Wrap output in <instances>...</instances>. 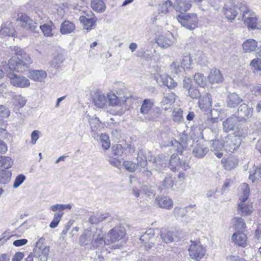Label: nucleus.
<instances>
[{
  "mask_svg": "<svg viewBox=\"0 0 261 261\" xmlns=\"http://www.w3.org/2000/svg\"><path fill=\"white\" fill-rule=\"evenodd\" d=\"M44 240L43 237L39 239L36 243V248L34 250V256L39 258V261H47L48 259L49 247L47 246H42Z\"/></svg>",
  "mask_w": 261,
  "mask_h": 261,
  "instance_id": "obj_6",
  "label": "nucleus"
},
{
  "mask_svg": "<svg viewBox=\"0 0 261 261\" xmlns=\"http://www.w3.org/2000/svg\"><path fill=\"white\" fill-rule=\"evenodd\" d=\"M242 101V99L237 93L234 92L229 95V108H234L238 106Z\"/></svg>",
  "mask_w": 261,
  "mask_h": 261,
  "instance_id": "obj_43",
  "label": "nucleus"
},
{
  "mask_svg": "<svg viewBox=\"0 0 261 261\" xmlns=\"http://www.w3.org/2000/svg\"><path fill=\"white\" fill-rule=\"evenodd\" d=\"M106 241V237L105 239H103V233L100 231H97L95 233H94L93 231H92L91 241L92 245L89 247V248L91 249H94L100 246H102L104 244L107 245V244L105 242Z\"/></svg>",
  "mask_w": 261,
  "mask_h": 261,
  "instance_id": "obj_12",
  "label": "nucleus"
},
{
  "mask_svg": "<svg viewBox=\"0 0 261 261\" xmlns=\"http://www.w3.org/2000/svg\"><path fill=\"white\" fill-rule=\"evenodd\" d=\"M25 179V176L23 174L18 175L15 179L13 188H17L21 185Z\"/></svg>",
  "mask_w": 261,
  "mask_h": 261,
  "instance_id": "obj_58",
  "label": "nucleus"
},
{
  "mask_svg": "<svg viewBox=\"0 0 261 261\" xmlns=\"http://www.w3.org/2000/svg\"><path fill=\"white\" fill-rule=\"evenodd\" d=\"M13 164V161L10 157L0 155V167L9 169L12 166Z\"/></svg>",
  "mask_w": 261,
  "mask_h": 261,
  "instance_id": "obj_40",
  "label": "nucleus"
},
{
  "mask_svg": "<svg viewBox=\"0 0 261 261\" xmlns=\"http://www.w3.org/2000/svg\"><path fill=\"white\" fill-rule=\"evenodd\" d=\"M192 60L190 55L184 56L181 62V66L184 69H190L192 65Z\"/></svg>",
  "mask_w": 261,
  "mask_h": 261,
  "instance_id": "obj_47",
  "label": "nucleus"
},
{
  "mask_svg": "<svg viewBox=\"0 0 261 261\" xmlns=\"http://www.w3.org/2000/svg\"><path fill=\"white\" fill-rule=\"evenodd\" d=\"M174 184L171 176H167L161 182L160 188L161 190H168L171 189Z\"/></svg>",
  "mask_w": 261,
  "mask_h": 261,
  "instance_id": "obj_34",
  "label": "nucleus"
},
{
  "mask_svg": "<svg viewBox=\"0 0 261 261\" xmlns=\"http://www.w3.org/2000/svg\"><path fill=\"white\" fill-rule=\"evenodd\" d=\"M157 204L161 208L170 209L173 206V201L165 196L159 197L156 198Z\"/></svg>",
  "mask_w": 261,
  "mask_h": 261,
  "instance_id": "obj_24",
  "label": "nucleus"
},
{
  "mask_svg": "<svg viewBox=\"0 0 261 261\" xmlns=\"http://www.w3.org/2000/svg\"><path fill=\"white\" fill-rule=\"evenodd\" d=\"M117 95L122 105L132 97L130 93L126 89H121L117 92Z\"/></svg>",
  "mask_w": 261,
  "mask_h": 261,
  "instance_id": "obj_38",
  "label": "nucleus"
},
{
  "mask_svg": "<svg viewBox=\"0 0 261 261\" xmlns=\"http://www.w3.org/2000/svg\"><path fill=\"white\" fill-rule=\"evenodd\" d=\"M64 213H56L54 215L53 221L49 224V227L51 228H55L57 227Z\"/></svg>",
  "mask_w": 261,
  "mask_h": 261,
  "instance_id": "obj_51",
  "label": "nucleus"
},
{
  "mask_svg": "<svg viewBox=\"0 0 261 261\" xmlns=\"http://www.w3.org/2000/svg\"><path fill=\"white\" fill-rule=\"evenodd\" d=\"M182 86L188 92V95L192 99H198L200 97L201 93L197 86L194 85L192 79L185 76L182 81Z\"/></svg>",
  "mask_w": 261,
  "mask_h": 261,
  "instance_id": "obj_4",
  "label": "nucleus"
},
{
  "mask_svg": "<svg viewBox=\"0 0 261 261\" xmlns=\"http://www.w3.org/2000/svg\"><path fill=\"white\" fill-rule=\"evenodd\" d=\"M40 29L44 34L45 36H53V29L52 27L47 24H44L43 25L40 26Z\"/></svg>",
  "mask_w": 261,
  "mask_h": 261,
  "instance_id": "obj_57",
  "label": "nucleus"
},
{
  "mask_svg": "<svg viewBox=\"0 0 261 261\" xmlns=\"http://www.w3.org/2000/svg\"><path fill=\"white\" fill-rule=\"evenodd\" d=\"M172 2L170 0H168L160 5L159 13L166 14L168 13L170 9L172 8Z\"/></svg>",
  "mask_w": 261,
  "mask_h": 261,
  "instance_id": "obj_44",
  "label": "nucleus"
},
{
  "mask_svg": "<svg viewBox=\"0 0 261 261\" xmlns=\"http://www.w3.org/2000/svg\"><path fill=\"white\" fill-rule=\"evenodd\" d=\"M162 79L163 84L168 88L172 89L177 86V83L171 77L166 76Z\"/></svg>",
  "mask_w": 261,
  "mask_h": 261,
  "instance_id": "obj_52",
  "label": "nucleus"
},
{
  "mask_svg": "<svg viewBox=\"0 0 261 261\" xmlns=\"http://www.w3.org/2000/svg\"><path fill=\"white\" fill-rule=\"evenodd\" d=\"M109 161L111 165L117 168H119L121 166L120 160L116 158H111Z\"/></svg>",
  "mask_w": 261,
  "mask_h": 261,
  "instance_id": "obj_62",
  "label": "nucleus"
},
{
  "mask_svg": "<svg viewBox=\"0 0 261 261\" xmlns=\"http://www.w3.org/2000/svg\"><path fill=\"white\" fill-rule=\"evenodd\" d=\"M142 191L143 194H144L148 197L154 195L152 190L151 189V187L148 186H143L142 188Z\"/></svg>",
  "mask_w": 261,
  "mask_h": 261,
  "instance_id": "obj_60",
  "label": "nucleus"
},
{
  "mask_svg": "<svg viewBox=\"0 0 261 261\" xmlns=\"http://www.w3.org/2000/svg\"><path fill=\"white\" fill-rule=\"evenodd\" d=\"M92 101L94 105L98 108H102L107 101V97L100 91H97L92 95Z\"/></svg>",
  "mask_w": 261,
  "mask_h": 261,
  "instance_id": "obj_14",
  "label": "nucleus"
},
{
  "mask_svg": "<svg viewBox=\"0 0 261 261\" xmlns=\"http://www.w3.org/2000/svg\"><path fill=\"white\" fill-rule=\"evenodd\" d=\"M168 157L164 154H161L155 158L153 162L154 168L159 172H163L168 166Z\"/></svg>",
  "mask_w": 261,
  "mask_h": 261,
  "instance_id": "obj_11",
  "label": "nucleus"
},
{
  "mask_svg": "<svg viewBox=\"0 0 261 261\" xmlns=\"http://www.w3.org/2000/svg\"><path fill=\"white\" fill-rule=\"evenodd\" d=\"M253 112V109L249 107L246 104L243 103L238 109V116L244 118L245 117L250 118L251 117Z\"/></svg>",
  "mask_w": 261,
  "mask_h": 261,
  "instance_id": "obj_25",
  "label": "nucleus"
},
{
  "mask_svg": "<svg viewBox=\"0 0 261 261\" xmlns=\"http://www.w3.org/2000/svg\"><path fill=\"white\" fill-rule=\"evenodd\" d=\"M168 162V167L173 172L178 170L180 168L181 161L176 154H172Z\"/></svg>",
  "mask_w": 261,
  "mask_h": 261,
  "instance_id": "obj_28",
  "label": "nucleus"
},
{
  "mask_svg": "<svg viewBox=\"0 0 261 261\" xmlns=\"http://www.w3.org/2000/svg\"><path fill=\"white\" fill-rule=\"evenodd\" d=\"M241 189L243 190V195L241 196L240 200L245 201L247 200L250 193V189L248 185L246 183H243L241 185Z\"/></svg>",
  "mask_w": 261,
  "mask_h": 261,
  "instance_id": "obj_54",
  "label": "nucleus"
},
{
  "mask_svg": "<svg viewBox=\"0 0 261 261\" xmlns=\"http://www.w3.org/2000/svg\"><path fill=\"white\" fill-rule=\"evenodd\" d=\"M39 131L35 130L31 134V143L34 145L35 144L36 141L39 138Z\"/></svg>",
  "mask_w": 261,
  "mask_h": 261,
  "instance_id": "obj_63",
  "label": "nucleus"
},
{
  "mask_svg": "<svg viewBox=\"0 0 261 261\" xmlns=\"http://www.w3.org/2000/svg\"><path fill=\"white\" fill-rule=\"evenodd\" d=\"M12 176L10 171L0 169V185H6L10 182Z\"/></svg>",
  "mask_w": 261,
  "mask_h": 261,
  "instance_id": "obj_37",
  "label": "nucleus"
},
{
  "mask_svg": "<svg viewBox=\"0 0 261 261\" xmlns=\"http://www.w3.org/2000/svg\"><path fill=\"white\" fill-rule=\"evenodd\" d=\"M137 164L139 165L140 170L145 169L147 166L146 151L143 149H140L137 153Z\"/></svg>",
  "mask_w": 261,
  "mask_h": 261,
  "instance_id": "obj_21",
  "label": "nucleus"
},
{
  "mask_svg": "<svg viewBox=\"0 0 261 261\" xmlns=\"http://www.w3.org/2000/svg\"><path fill=\"white\" fill-rule=\"evenodd\" d=\"M208 151V148L204 144L198 143L194 147L192 153L195 157L202 159L205 156Z\"/></svg>",
  "mask_w": 261,
  "mask_h": 261,
  "instance_id": "obj_17",
  "label": "nucleus"
},
{
  "mask_svg": "<svg viewBox=\"0 0 261 261\" xmlns=\"http://www.w3.org/2000/svg\"><path fill=\"white\" fill-rule=\"evenodd\" d=\"M47 73L46 71L40 70H34L30 72L29 77L30 79L35 81L41 82L46 77Z\"/></svg>",
  "mask_w": 261,
  "mask_h": 261,
  "instance_id": "obj_22",
  "label": "nucleus"
},
{
  "mask_svg": "<svg viewBox=\"0 0 261 261\" xmlns=\"http://www.w3.org/2000/svg\"><path fill=\"white\" fill-rule=\"evenodd\" d=\"M13 50L17 57H13L9 61L10 69L19 72L28 70L33 63L30 56L19 47H14Z\"/></svg>",
  "mask_w": 261,
  "mask_h": 261,
  "instance_id": "obj_2",
  "label": "nucleus"
},
{
  "mask_svg": "<svg viewBox=\"0 0 261 261\" xmlns=\"http://www.w3.org/2000/svg\"><path fill=\"white\" fill-rule=\"evenodd\" d=\"M153 106V101L150 99H145L143 100L140 112L143 115L148 114Z\"/></svg>",
  "mask_w": 261,
  "mask_h": 261,
  "instance_id": "obj_35",
  "label": "nucleus"
},
{
  "mask_svg": "<svg viewBox=\"0 0 261 261\" xmlns=\"http://www.w3.org/2000/svg\"><path fill=\"white\" fill-rule=\"evenodd\" d=\"M112 150L113 154L117 158L122 156L124 151V150L121 144H116L113 146Z\"/></svg>",
  "mask_w": 261,
  "mask_h": 261,
  "instance_id": "obj_50",
  "label": "nucleus"
},
{
  "mask_svg": "<svg viewBox=\"0 0 261 261\" xmlns=\"http://www.w3.org/2000/svg\"><path fill=\"white\" fill-rule=\"evenodd\" d=\"M189 252L190 257L197 261L200 260L205 254V249L202 247L199 242L191 241Z\"/></svg>",
  "mask_w": 261,
  "mask_h": 261,
  "instance_id": "obj_8",
  "label": "nucleus"
},
{
  "mask_svg": "<svg viewBox=\"0 0 261 261\" xmlns=\"http://www.w3.org/2000/svg\"><path fill=\"white\" fill-rule=\"evenodd\" d=\"M161 237L164 242L168 243L174 240L175 234L173 231L162 229L161 231Z\"/></svg>",
  "mask_w": 261,
  "mask_h": 261,
  "instance_id": "obj_32",
  "label": "nucleus"
},
{
  "mask_svg": "<svg viewBox=\"0 0 261 261\" xmlns=\"http://www.w3.org/2000/svg\"><path fill=\"white\" fill-rule=\"evenodd\" d=\"M107 99H108L109 102L110 106H122V104L117 94L115 93H109L107 95Z\"/></svg>",
  "mask_w": 261,
  "mask_h": 261,
  "instance_id": "obj_41",
  "label": "nucleus"
},
{
  "mask_svg": "<svg viewBox=\"0 0 261 261\" xmlns=\"http://www.w3.org/2000/svg\"><path fill=\"white\" fill-rule=\"evenodd\" d=\"M153 230L149 229L141 236L140 238H139L140 242H139L138 243H144L145 249H149L151 248L153 245V243H152L151 241H150L153 238Z\"/></svg>",
  "mask_w": 261,
  "mask_h": 261,
  "instance_id": "obj_10",
  "label": "nucleus"
},
{
  "mask_svg": "<svg viewBox=\"0 0 261 261\" xmlns=\"http://www.w3.org/2000/svg\"><path fill=\"white\" fill-rule=\"evenodd\" d=\"M257 41L253 39L246 40L242 44L243 50L246 53H251L255 50L257 47Z\"/></svg>",
  "mask_w": 261,
  "mask_h": 261,
  "instance_id": "obj_26",
  "label": "nucleus"
},
{
  "mask_svg": "<svg viewBox=\"0 0 261 261\" xmlns=\"http://www.w3.org/2000/svg\"><path fill=\"white\" fill-rule=\"evenodd\" d=\"M250 66L254 72H261V59L259 58L253 59L250 62Z\"/></svg>",
  "mask_w": 261,
  "mask_h": 261,
  "instance_id": "obj_49",
  "label": "nucleus"
},
{
  "mask_svg": "<svg viewBox=\"0 0 261 261\" xmlns=\"http://www.w3.org/2000/svg\"><path fill=\"white\" fill-rule=\"evenodd\" d=\"M91 5L92 9L96 12L102 13L106 10V5L102 0H93Z\"/></svg>",
  "mask_w": 261,
  "mask_h": 261,
  "instance_id": "obj_36",
  "label": "nucleus"
},
{
  "mask_svg": "<svg viewBox=\"0 0 261 261\" xmlns=\"http://www.w3.org/2000/svg\"><path fill=\"white\" fill-rule=\"evenodd\" d=\"M191 7L190 0H176L174 8L181 14L188 11Z\"/></svg>",
  "mask_w": 261,
  "mask_h": 261,
  "instance_id": "obj_16",
  "label": "nucleus"
},
{
  "mask_svg": "<svg viewBox=\"0 0 261 261\" xmlns=\"http://www.w3.org/2000/svg\"><path fill=\"white\" fill-rule=\"evenodd\" d=\"M232 228L237 231H242L246 227V223L241 217H235L231 220Z\"/></svg>",
  "mask_w": 261,
  "mask_h": 261,
  "instance_id": "obj_33",
  "label": "nucleus"
},
{
  "mask_svg": "<svg viewBox=\"0 0 261 261\" xmlns=\"http://www.w3.org/2000/svg\"><path fill=\"white\" fill-rule=\"evenodd\" d=\"M231 240L232 243L238 246L245 247L247 245V237L242 231L234 232L231 237Z\"/></svg>",
  "mask_w": 261,
  "mask_h": 261,
  "instance_id": "obj_13",
  "label": "nucleus"
},
{
  "mask_svg": "<svg viewBox=\"0 0 261 261\" xmlns=\"http://www.w3.org/2000/svg\"><path fill=\"white\" fill-rule=\"evenodd\" d=\"M75 29V24L69 20L63 21L60 26V32L63 35L70 34L73 32Z\"/></svg>",
  "mask_w": 261,
  "mask_h": 261,
  "instance_id": "obj_23",
  "label": "nucleus"
},
{
  "mask_svg": "<svg viewBox=\"0 0 261 261\" xmlns=\"http://www.w3.org/2000/svg\"><path fill=\"white\" fill-rule=\"evenodd\" d=\"M88 121L91 129L93 132H96L99 130L100 127V122L99 119L97 117L90 118V116L88 115Z\"/></svg>",
  "mask_w": 261,
  "mask_h": 261,
  "instance_id": "obj_42",
  "label": "nucleus"
},
{
  "mask_svg": "<svg viewBox=\"0 0 261 261\" xmlns=\"http://www.w3.org/2000/svg\"><path fill=\"white\" fill-rule=\"evenodd\" d=\"M10 114V112L8 108L4 106H0V117L4 118H8Z\"/></svg>",
  "mask_w": 261,
  "mask_h": 261,
  "instance_id": "obj_59",
  "label": "nucleus"
},
{
  "mask_svg": "<svg viewBox=\"0 0 261 261\" xmlns=\"http://www.w3.org/2000/svg\"><path fill=\"white\" fill-rule=\"evenodd\" d=\"M100 142L103 149H108L110 146L109 137L106 134H101L100 135Z\"/></svg>",
  "mask_w": 261,
  "mask_h": 261,
  "instance_id": "obj_55",
  "label": "nucleus"
},
{
  "mask_svg": "<svg viewBox=\"0 0 261 261\" xmlns=\"http://www.w3.org/2000/svg\"><path fill=\"white\" fill-rule=\"evenodd\" d=\"M188 213V210L185 207H175L173 211V214L177 218H183Z\"/></svg>",
  "mask_w": 261,
  "mask_h": 261,
  "instance_id": "obj_48",
  "label": "nucleus"
},
{
  "mask_svg": "<svg viewBox=\"0 0 261 261\" xmlns=\"http://www.w3.org/2000/svg\"><path fill=\"white\" fill-rule=\"evenodd\" d=\"M16 21L22 28L31 32L37 31L36 23L25 13H19Z\"/></svg>",
  "mask_w": 261,
  "mask_h": 261,
  "instance_id": "obj_5",
  "label": "nucleus"
},
{
  "mask_svg": "<svg viewBox=\"0 0 261 261\" xmlns=\"http://www.w3.org/2000/svg\"><path fill=\"white\" fill-rule=\"evenodd\" d=\"M123 165L126 170L130 172H135L139 168V165L137 163L130 161H124Z\"/></svg>",
  "mask_w": 261,
  "mask_h": 261,
  "instance_id": "obj_53",
  "label": "nucleus"
},
{
  "mask_svg": "<svg viewBox=\"0 0 261 261\" xmlns=\"http://www.w3.org/2000/svg\"><path fill=\"white\" fill-rule=\"evenodd\" d=\"M79 20L84 24V29L89 31L95 28L97 18L95 16L87 18L85 16H81Z\"/></svg>",
  "mask_w": 261,
  "mask_h": 261,
  "instance_id": "obj_20",
  "label": "nucleus"
},
{
  "mask_svg": "<svg viewBox=\"0 0 261 261\" xmlns=\"http://www.w3.org/2000/svg\"><path fill=\"white\" fill-rule=\"evenodd\" d=\"M176 19L181 25L189 30H192L197 27L198 17L195 13L180 14Z\"/></svg>",
  "mask_w": 261,
  "mask_h": 261,
  "instance_id": "obj_3",
  "label": "nucleus"
},
{
  "mask_svg": "<svg viewBox=\"0 0 261 261\" xmlns=\"http://www.w3.org/2000/svg\"><path fill=\"white\" fill-rule=\"evenodd\" d=\"M199 98L198 103L201 109L206 110L212 106V99L210 95L208 93Z\"/></svg>",
  "mask_w": 261,
  "mask_h": 261,
  "instance_id": "obj_31",
  "label": "nucleus"
},
{
  "mask_svg": "<svg viewBox=\"0 0 261 261\" xmlns=\"http://www.w3.org/2000/svg\"><path fill=\"white\" fill-rule=\"evenodd\" d=\"M221 146V144L218 141H213L212 146L211 150L215 151V154L219 158H221L223 155V152L219 151L217 149L218 147Z\"/></svg>",
  "mask_w": 261,
  "mask_h": 261,
  "instance_id": "obj_56",
  "label": "nucleus"
},
{
  "mask_svg": "<svg viewBox=\"0 0 261 261\" xmlns=\"http://www.w3.org/2000/svg\"><path fill=\"white\" fill-rule=\"evenodd\" d=\"M126 234V230L123 226H117L111 229L106 236L107 245L122 239Z\"/></svg>",
  "mask_w": 261,
  "mask_h": 261,
  "instance_id": "obj_7",
  "label": "nucleus"
},
{
  "mask_svg": "<svg viewBox=\"0 0 261 261\" xmlns=\"http://www.w3.org/2000/svg\"><path fill=\"white\" fill-rule=\"evenodd\" d=\"M208 79L211 83H218L222 81V75L219 70L212 69L208 76Z\"/></svg>",
  "mask_w": 261,
  "mask_h": 261,
  "instance_id": "obj_27",
  "label": "nucleus"
},
{
  "mask_svg": "<svg viewBox=\"0 0 261 261\" xmlns=\"http://www.w3.org/2000/svg\"><path fill=\"white\" fill-rule=\"evenodd\" d=\"M8 77L13 86L23 88L28 87L30 85L29 80L22 75L10 72L8 74Z\"/></svg>",
  "mask_w": 261,
  "mask_h": 261,
  "instance_id": "obj_9",
  "label": "nucleus"
},
{
  "mask_svg": "<svg viewBox=\"0 0 261 261\" xmlns=\"http://www.w3.org/2000/svg\"><path fill=\"white\" fill-rule=\"evenodd\" d=\"M170 69L172 72L178 74L180 71L178 64L176 62H173L170 65Z\"/></svg>",
  "mask_w": 261,
  "mask_h": 261,
  "instance_id": "obj_64",
  "label": "nucleus"
},
{
  "mask_svg": "<svg viewBox=\"0 0 261 261\" xmlns=\"http://www.w3.org/2000/svg\"><path fill=\"white\" fill-rule=\"evenodd\" d=\"M173 145L174 147V150L179 154H181L183 150V145L179 142L175 141L174 143H173Z\"/></svg>",
  "mask_w": 261,
  "mask_h": 261,
  "instance_id": "obj_61",
  "label": "nucleus"
},
{
  "mask_svg": "<svg viewBox=\"0 0 261 261\" xmlns=\"http://www.w3.org/2000/svg\"><path fill=\"white\" fill-rule=\"evenodd\" d=\"M242 13V20L249 29H259L257 26L258 18L255 13L250 9L246 5L243 3H240L236 0H233L229 2V20H233L238 15L239 12Z\"/></svg>",
  "mask_w": 261,
  "mask_h": 261,
  "instance_id": "obj_1",
  "label": "nucleus"
},
{
  "mask_svg": "<svg viewBox=\"0 0 261 261\" xmlns=\"http://www.w3.org/2000/svg\"><path fill=\"white\" fill-rule=\"evenodd\" d=\"M237 210L238 213L242 216L250 215L252 212V206L242 200L238 204Z\"/></svg>",
  "mask_w": 261,
  "mask_h": 261,
  "instance_id": "obj_29",
  "label": "nucleus"
},
{
  "mask_svg": "<svg viewBox=\"0 0 261 261\" xmlns=\"http://www.w3.org/2000/svg\"><path fill=\"white\" fill-rule=\"evenodd\" d=\"M92 231L87 228L85 230L84 232L80 238V243L81 245L86 246L89 248V247L92 245Z\"/></svg>",
  "mask_w": 261,
  "mask_h": 261,
  "instance_id": "obj_18",
  "label": "nucleus"
},
{
  "mask_svg": "<svg viewBox=\"0 0 261 261\" xmlns=\"http://www.w3.org/2000/svg\"><path fill=\"white\" fill-rule=\"evenodd\" d=\"M229 140L231 142L229 144V151H231V149L234 151L238 148L242 142L239 132H238V134H236V132L229 133Z\"/></svg>",
  "mask_w": 261,
  "mask_h": 261,
  "instance_id": "obj_19",
  "label": "nucleus"
},
{
  "mask_svg": "<svg viewBox=\"0 0 261 261\" xmlns=\"http://www.w3.org/2000/svg\"><path fill=\"white\" fill-rule=\"evenodd\" d=\"M109 218L108 214H102L97 216L91 215L89 217L88 221L86 222L85 223L87 224V225H88L89 224L97 225Z\"/></svg>",
  "mask_w": 261,
  "mask_h": 261,
  "instance_id": "obj_30",
  "label": "nucleus"
},
{
  "mask_svg": "<svg viewBox=\"0 0 261 261\" xmlns=\"http://www.w3.org/2000/svg\"><path fill=\"white\" fill-rule=\"evenodd\" d=\"M193 77L195 83L200 87L204 88L206 86V78L203 74L199 72L196 73Z\"/></svg>",
  "mask_w": 261,
  "mask_h": 261,
  "instance_id": "obj_39",
  "label": "nucleus"
},
{
  "mask_svg": "<svg viewBox=\"0 0 261 261\" xmlns=\"http://www.w3.org/2000/svg\"><path fill=\"white\" fill-rule=\"evenodd\" d=\"M174 41V38L172 34L159 36L155 41L158 45L162 48H168L173 43Z\"/></svg>",
  "mask_w": 261,
  "mask_h": 261,
  "instance_id": "obj_15",
  "label": "nucleus"
},
{
  "mask_svg": "<svg viewBox=\"0 0 261 261\" xmlns=\"http://www.w3.org/2000/svg\"><path fill=\"white\" fill-rule=\"evenodd\" d=\"M71 205L70 204H56L50 206V210L53 212L59 211L58 213H63L62 211L66 209L70 210Z\"/></svg>",
  "mask_w": 261,
  "mask_h": 261,
  "instance_id": "obj_46",
  "label": "nucleus"
},
{
  "mask_svg": "<svg viewBox=\"0 0 261 261\" xmlns=\"http://www.w3.org/2000/svg\"><path fill=\"white\" fill-rule=\"evenodd\" d=\"M175 101V95L172 93H166L161 101L162 106L171 105Z\"/></svg>",
  "mask_w": 261,
  "mask_h": 261,
  "instance_id": "obj_45",
  "label": "nucleus"
}]
</instances>
